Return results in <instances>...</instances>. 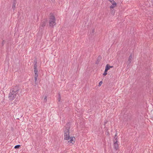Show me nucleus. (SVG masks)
I'll use <instances>...</instances> for the list:
<instances>
[{"mask_svg": "<svg viewBox=\"0 0 153 153\" xmlns=\"http://www.w3.org/2000/svg\"><path fill=\"white\" fill-rule=\"evenodd\" d=\"M109 68H112L113 67V66H110V65H109Z\"/></svg>", "mask_w": 153, "mask_h": 153, "instance_id": "obj_24", "label": "nucleus"}, {"mask_svg": "<svg viewBox=\"0 0 153 153\" xmlns=\"http://www.w3.org/2000/svg\"><path fill=\"white\" fill-rule=\"evenodd\" d=\"M56 19L53 15L51 16L49 18V25L50 27H53L56 24Z\"/></svg>", "mask_w": 153, "mask_h": 153, "instance_id": "obj_2", "label": "nucleus"}, {"mask_svg": "<svg viewBox=\"0 0 153 153\" xmlns=\"http://www.w3.org/2000/svg\"><path fill=\"white\" fill-rule=\"evenodd\" d=\"M70 127H67L66 128L64 131V139L68 140L70 139V136H69Z\"/></svg>", "mask_w": 153, "mask_h": 153, "instance_id": "obj_3", "label": "nucleus"}, {"mask_svg": "<svg viewBox=\"0 0 153 153\" xmlns=\"http://www.w3.org/2000/svg\"><path fill=\"white\" fill-rule=\"evenodd\" d=\"M111 13H113V14H114V9L112 10L111 9Z\"/></svg>", "mask_w": 153, "mask_h": 153, "instance_id": "obj_20", "label": "nucleus"}, {"mask_svg": "<svg viewBox=\"0 0 153 153\" xmlns=\"http://www.w3.org/2000/svg\"><path fill=\"white\" fill-rule=\"evenodd\" d=\"M34 74H37L38 73V70L36 71H34Z\"/></svg>", "mask_w": 153, "mask_h": 153, "instance_id": "obj_21", "label": "nucleus"}, {"mask_svg": "<svg viewBox=\"0 0 153 153\" xmlns=\"http://www.w3.org/2000/svg\"><path fill=\"white\" fill-rule=\"evenodd\" d=\"M37 78L34 77V82L35 83L36 85H37L38 84V82L37 81Z\"/></svg>", "mask_w": 153, "mask_h": 153, "instance_id": "obj_11", "label": "nucleus"}, {"mask_svg": "<svg viewBox=\"0 0 153 153\" xmlns=\"http://www.w3.org/2000/svg\"><path fill=\"white\" fill-rule=\"evenodd\" d=\"M102 83V81H101L99 83V86H100L101 85Z\"/></svg>", "mask_w": 153, "mask_h": 153, "instance_id": "obj_19", "label": "nucleus"}, {"mask_svg": "<svg viewBox=\"0 0 153 153\" xmlns=\"http://www.w3.org/2000/svg\"><path fill=\"white\" fill-rule=\"evenodd\" d=\"M109 1L111 2L112 4L114 3H116L113 0H108Z\"/></svg>", "mask_w": 153, "mask_h": 153, "instance_id": "obj_14", "label": "nucleus"}, {"mask_svg": "<svg viewBox=\"0 0 153 153\" xmlns=\"http://www.w3.org/2000/svg\"><path fill=\"white\" fill-rule=\"evenodd\" d=\"M75 139V138L74 137H71L70 138V140L69 141H68L69 142H70V143H73L74 142V140Z\"/></svg>", "mask_w": 153, "mask_h": 153, "instance_id": "obj_7", "label": "nucleus"}, {"mask_svg": "<svg viewBox=\"0 0 153 153\" xmlns=\"http://www.w3.org/2000/svg\"><path fill=\"white\" fill-rule=\"evenodd\" d=\"M107 71H106V70H105V71L104 73L103 74V76H105L107 74Z\"/></svg>", "mask_w": 153, "mask_h": 153, "instance_id": "obj_15", "label": "nucleus"}, {"mask_svg": "<svg viewBox=\"0 0 153 153\" xmlns=\"http://www.w3.org/2000/svg\"><path fill=\"white\" fill-rule=\"evenodd\" d=\"M110 68L109 67V65L108 64L107 65L105 68V70L106 71H108L110 69Z\"/></svg>", "mask_w": 153, "mask_h": 153, "instance_id": "obj_10", "label": "nucleus"}, {"mask_svg": "<svg viewBox=\"0 0 153 153\" xmlns=\"http://www.w3.org/2000/svg\"><path fill=\"white\" fill-rule=\"evenodd\" d=\"M94 30H93V31H92V32H94Z\"/></svg>", "mask_w": 153, "mask_h": 153, "instance_id": "obj_25", "label": "nucleus"}, {"mask_svg": "<svg viewBox=\"0 0 153 153\" xmlns=\"http://www.w3.org/2000/svg\"><path fill=\"white\" fill-rule=\"evenodd\" d=\"M20 146V145H17L15 146L14 148L15 149H18Z\"/></svg>", "mask_w": 153, "mask_h": 153, "instance_id": "obj_12", "label": "nucleus"}, {"mask_svg": "<svg viewBox=\"0 0 153 153\" xmlns=\"http://www.w3.org/2000/svg\"><path fill=\"white\" fill-rule=\"evenodd\" d=\"M59 97L58 98V101H60L61 100V96H60V95L59 94Z\"/></svg>", "mask_w": 153, "mask_h": 153, "instance_id": "obj_18", "label": "nucleus"}, {"mask_svg": "<svg viewBox=\"0 0 153 153\" xmlns=\"http://www.w3.org/2000/svg\"><path fill=\"white\" fill-rule=\"evenodd\" d=\"M16 0H14L13 3V6H12V8L13 9V10H15V9L16 7Z\"/></svg>", "mask_w": 153, "mask_h": 153, "instance_id": "obj_9", "label": "nucleus"}, {"mask_svg": "<svg viewBox=\"0 0 153 153\" xmlns=\"http://www.w3.org/2000/svg\"><path fill=\"white\" fill-rule=\"evenodd\" d=\"M19 88L18 86H13L11 89L9 94L8 98L10 100H12L16 97H18L19 91Z\"/></svg>", "mask_w": 153, "mask_h": 153, "instance_id": "obj_1", "label": "nucleus"}, {"mask_svg": "<svg viewBox=\"0 0 153 153\" xmlns=\"http://www.w3.org/2000/svg\"><path fill=\"white\" fill-rule=\"evenodd\" d=\"M34 71L38 70L37 68H34Z\"/></svg>", "mask_w": 153, "mask_h": 153, "instance_id": "obj_23", "label": "nucleus"}, {"mask_svg": "<svg viewBox=\"0 0 153 153\" xmlns=\"http://www.w3.org/2000/svg\"><path fill=\"white\" fill-rule=\"evenodd\" d=\"M47 23V20L46 19H44L42 21L40 24V26L42 28H44L45 26Z\"/></svg>", "mask_w": 153, "mask_h": 153, "instance_id": "obj_5", "label": "nucleus"}, {"mask_svg": "<svg viewBox=\"0 0 153 153\" xmlns=\"http://www.w3.org/2000/svg\"><path fill=\"white\" fill-rule=\"evenodd\" d=\"M4 44V41L3 40L2 42V44L3 45Z\"/></svg>", "mask_w": 153, "mask_h": 153, "instance_id": "obj_22", "label": "nucleus"}, {"mask_svg": "<svg viewBox=\"0 0 153 153\" xmlns=\"http://www.w3.org/2000/svg\"><path fill=\"white\" fill-rule=\"evenodd\" d=\"M132 59V55L131 54L129 56L128 59V62H127V64L128 65H129L131 62V60Z\"/></svg>", "mask_w": 153, "mask_h": 153, "instance_id": "obj_6", "label": "nucleus"}, {"mask_svg": "<svg viewBox=\"0 0 153 153\" xmlns=\"http://www.w3.org/2000/svg\"><path fill=\"white\" fill-rule=\"evenodd\" d=\"M47 101V97L45 96L44 100V102H46Z\"/></svg>", "mask_w": 153, "mask_h": 153, "instance_id": "obj_13", "label": "nucleus"}, {"mask_svg": "<svg viewBox=\"0 0 153 153\" xmlns=\"http://www.w3.org/2000/svg\"><path fill=\"white\" fill-rule=\"evenodd\" d=\"M116 6L117 3H114L112 4V5L110 6V9H112L116 7Z\"/></svg>", "mask_w": 153, "mask_h": 153, "instance_id": "obj_8", "label": "nucleus"}, {"mask_svg": "<svg viewBox=\"0 0 153 153\" xmlns=\"http://www.w3.org/2000/svg\"><path fill=\"white\" fill-rule=\"evenodd\" d=\"M117 134H116L114 137V148L116 150H117L118 149L119 146L118 144V142L117 141Z\"/></svg>", "mask_w": 153, "mask_h": 153, "instance_id": "obj_4", "label": "nucleus"}, {"mask_svg": "<svg viewBox=\"0 0 153 153\" xmlns=\"http://www.w3.org/2000/svg\"><path fill=\"white\" fill-rule=\"evenodd\" d=\"M37 68V62H36V63L34 64V68Z\"/></svg>", "mask_w": 153, "mask_h": 153, "instance_id": "obj_16", "label": "nucleus"}, {"mask_svg": "<svg viewBox=\"0 0 153 153\" xmlns=\"http://www.w3.org/2000/svg\"><path fill=\"white\" fill-rule=\"evenodd\" d=\"M38 74H35L34 77L37 78L38 77Z\"/></svg>", "mask_w": 153, "mask_h": 153, "instance_id": "obj_17", "label": "nucleus"}]
</instances>
